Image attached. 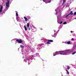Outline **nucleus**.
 Segmentation results:
<instances>
[{
	"instance_id": "19",
	"label": "nucleus",
	"mask_w": 76,
	"mask_h": 76,
	"mask_svg": "<svg viewBox=\"0 0 76 76\" xmlns=\"http://www.w3.org/2000/svg\"><path fill=\"white\" fill-rule=\"evenodd\" d=\"M16 16H18V14L17 13H16Z\"/></svg>"
},
{
	"instance_id": "24",
	"label": "nucleus",
	"mask_w": 76,
	"mask_h": 76,
	"mask_svg": "<svg viewBox=\"0 0 76 76\" xmlns=\"http://www.w3.org/2000/svg\"><path fill=\"white\" fill-rule=\"evenodd\" d=\"M72 40H74V39L73 38H72Z\"/></svg>"
},
{
	"instance_id": "15",
	"label": "nucleus",
	"mask_w": 76,
	"mask_h": 76,
	"mask_svg": "<svg viewBox=\"0 0 76 76\" xmlns=\"http://www.w3.org/2000/svg\"><path fill=\"white\" fill-rule=\"evenodd\" d=\"M65 2H66V0H63V4H64V3H65Z\"/></svg>"
},
{
	"instance_id": "7",
	"label": "nucleus",
	"mask_w": 76,
	"mask_h": 76,
	"mask_svg": "<svg viewBox=\"0 0 76 76\" xmlns=\"http://www.w3.org/2000/svg\"><path fill=\"white\" fill-rule=\"evenodd\" d=\"M48 42H53V40H48Z\"/></svg>"
},
{
	"instance_id": "8",
	"label": "nucleus",
	"mask_w": 76,
	"mask_h": 76,
	"mask_svg": "<svg viewBox=\"0 0 76 76\" xmlns=\"http://www.w3.org/2000/svg\"><path fill=\"white\" fill-rule=\"evenodd\" d=\"M24 18L25 20V21H27V20H28V19H27L26 18V17H24Z\"/></svg>"
},
{
	"instance_id": "1",
	"label": "nucleus",
	"mask_w": 76,
	"mask_h": 76,
	"mask_svg": "<svg viewBox=\"0 0 76 76\" xmlns=\"http://www.w3.org/2000/svg\"><path fill=\"white\" fill-rule=\"evenodd\" d=\"M71 51L70 50H64L60 52V54L61 55H64L66 54H68V53H70Z\"/></svg>"
},
{
	"instance_id": "23",
	"label": "nucleus",
	"mask_w": 76,
	"mask_h": 76,
	"mask_svg": "<svg viewBox=\"0 0 76 76\" xmlns=\"http://www.w3.org/2000/svg\"><path fill=\"white\" fill-rule=\"evenodd\" d=\"M74 15H76V12H74Z\"/></svg>"
},
{
	"instance_id": "29",
	"label": "nucleus",
	"mask_w": 76,
	"mask_h": 76,
	"mask_svg": "<svg viewBox=\"0 0 76 76\" xmlns=\"http://www.w3.org/2000/svg\"><path fill=\"white\" fill-rule=\"evenodd\" d=\"M50 2H51V1H50V2H49V3H50Z\"/></svg>"
},
{
	"instance_id": "28",
	"label": "nucleus",
	"mask_w": 76,
	"mask_h": 76,
	"mask_svg": "<svg viewBox=\"0 0 76 76\" xmlns=\"http://www.w3.org/2000/svg\"><path fill=\"white\" fill-rule=\"evenodd\" d=\"M40 29L41 30H42V28H41Z\"/></svg>"
},
{
	"instance_id": "11",
	"label": "nucleus",
	"mask_w": 76,
	"mask_h": 76,
	"mask_svg": "<svg viewBox=\"0 0 76 76\" xmlns=\"http://www.w3.org/2000/svg\"><path fill=\"white\" fill-rule=\"evenodd\" d=\"M56 34H54L53 36V37H55V38H56Z\"/></svg>"
},
{
	"instance_id": "3",
	"label": "nucleus",
	"mask_w": 76,
	"mask_h": 76,
	"mask_svg": "<svg viewBox=\"0 0 76 76\" xmlns=\"http://www.w3.org/2000/svg\"><path fill=\"white\" fill-rule=\"evenodd\" d=\"M60 52H57L56 51V52H55L53 54V56H56V55H57L58 54H60Z\"/></svg>"
},
{
	"instance_id": "31",
	"label": "nucleus",
	"mask_w": 76,
	"mask_h": 76,
	"mask_svg": "<svg viewBox=\"0 0 76 76\" xmlns=\"http://www.w3.org/2000/svg\"><path fill=\"white\" fill-rule=\"evenodd\" d=\"M75 19H76V18H75Z\"/></svg>"
},
{
	"instance_id": "12",
	"label": "nucleus",
	"mask_w": 76,
	"mask_h": 76,
	"mask_svg": "<svg viewBox=\"0 0 76 76\" xmlns=\"http://www.w3.org/2000/svg\"><path fill=\"white\" fill-rule=\"evenodd\" d=\"M20 47H21V48H24V46H23V45H21L20 46Z\"/></svg>"
},
{
	"instance_id": "30",
	"label": "nucleus",
	"mask_w": 76,
	"mask_h": 76,
	"mask_svg": "<svg viewBox=\"0 0 76 76\" xmlns=\"http://www.w3.org/2000/svg\"><path fill=\"white\" fill-rule=\"evenodd\" d=\"M44 1V2H45V1Z\"/></svg>"
},
{
	"instance_id": "33",
	"label": "nucleus",
	"mask_w": 76,
	"mask_h": 76,
	"mask_svg": "<svg viewBox=\"0 0 76 76\" xmlns=\"http://www.w3.org/2000/svg\"><path fill=\"white\" fill-rule=\"evenodd\" d=\"M16 18H17V17H16Z\"/></svg>"
},
{
	"instance_id": "17",
	"label": "nucleus",
	"mask_w": 76,
	"mask_h": 76,
	"mask_svg": "<svg viewBox=\"0 0 76 76\" xmlns=\"http://www.w3.org/2000/svg\"><path fill=\"white\" fill-rule=\"evenodd\" d=\"M66 22H64L63 23V24L64 25H65V24H66Z\"/></svg>"
},
{
	"instance_id": "20",
	"label": "nucleus",
	"mask_w": 76,
	"mask_h": 76,
	"mask_svg": "<svg viewBox=\"0 0 76 76\" xmlns=\"http://www.w3.org/2000/svg\"><path fill=\"white\" fill-rule=\"evenodd\" d=\"M46 44H50V43L49 42H47L46 43Z\"/></svg>"
},
{
	"instance_id": "27",
	"label": "nucleus",
	"mask_w": 76,
	"mask_h": 76,
	"mask_svg": "<svg viewBox=\"0 0 76 76\" xmlns=\"http://www.w3.org/2000/svg\"><path fill=\"white\" fill-rule=\"evenodd\" d=\"M31 30H33V29H33L32 28H31Z\"/></svg>"
},
{
	"instance_id": "6",
	"label": "nucleus",
	"mask_w": 76,
	"mask_h": 76,
	"mask_svg": "<svg viewBox=\"0 0 76 76\" xmlns=\"http://www.w3.org/2000/svg\"><path fill=\"white\" fill-rule=\"evenodd\" d=\"M3 6H1L0 9V13H1L3 12Z\"/></svg>"
},
{
	"instance_id": "26",
	"label": "nucleus",
	"mask_w": 76,
	"mask_h": 76,
	"mask_svg": "<svg viewBox=\"0 0 76 76\" xmlns=\"http://www.w3.org/2000/svg\"><path fill=\"white\" fill-rule=\"evenodd\" d=\"M71 33H72V32H73V31H71Z\"/></svg>"
},
{
	"instance_id": "10",
	"label": "nucleus",
	"mask_w": 76,
	"mask_h": 76,
	"mask_svg": "<svg viewBox=\"0 0 76 76\" xmlns=\"http://www.w3.org/2000/svg\"><path fill=\"white\" fill-rule=\"evenodd\" d=\"M24 27L25 29V31H27V28H26V26H24Z\"/></svg>"
},
{
	"instance_id": "4",
	"label": "nucleus",
	"mask_w": 76,
	"mask_h": 76,
	"mask_svg": "<svg viewBox=\"0 0 76 76\" xmlns=\"http://www.w3.org/2000/svg\"><path fill=\"white\" fill-rule=\"evenodd\" d=\"M7 2L6 3V6L8 7L9 6V2H10V1L9 0H7Z\"/></svg>"
},
{
	"instance_id": "21",
	"label": "nucleus",
	"mask_w": 76,
	"mask_h": 76,
	"mask_svg": "<svg viewBox=\"0 0 76 76\" xmlns=\"http://www.w3.org/2000/svg\"><path fill=\"white\" fill-rule=\"evenodd\" d=\"M63 23V21H61V22H60V23H59V24H61V23Z\"/></svg>"
},
{
	"instance_id": "16",
	"label": "nucleus",
	"mask_w": 76,
	"mask_h": 76,
	"mask_svg": "<svg viewBox=\"0 0 76 76\" xmlns=\"http://www.w3.org/2000/svg\"><path fill=\"white\" fill-rule=\"evenodd\" d=\"M75 53H76V52H74L72 53V55H73V54H75Z\"/></svg>"
},
{
	"instance_id": "25",
	"label": "nucleus",
	"mask_w": 76,
	"mask_h": 76,
	"mask_svg": "<svg viewBox=\"0 0 76 76\" xmlns=\"http://www.w3.org/2000/svg\"><path fill=\"white\" fill-rule=\"evenodd\" d=\"M66 71L67 72H68V71L67 70H66Z\"/></svg>"
},
{
	"instance_id": "32",
	"label": "nucleus",
	"mask_w": 76,
	"mask_h": 76,
	"mask_svg": "<svg viewBox=\"0 0 76 76\" xmlns=\"http://www.w3.org/2000/svg\"><path fill=\"white\" fill-rule=\"evenodd\" d=\"M19 48H18V50H19Z\"/></svg>"
},
{
	"instance_id": "13",
	"label": "nucleus",
	"mask_w": 76,
	"mask_h": 76,
	"mask_svg": "<svg viewBox=\"0 0 76 76\" xmlns=\"http://www.w3.org/2000/svg\"><path fill=\"white\" fill-rule=\"evenodd\" d=\"M67 44H70V41H69L68 42H67Z\"/></svg>"
},
{
	"instance_id": "5",
	"label": "nucleus",
	"mask_w": 76,
	"mask_h": 76,
	"mask_svg": "<svg viewBox=\"0 0 76 76\" xmlns=\"http://www.w3.org/2000/svg\"><path fill=\"white\" fill-rule=\"evenodd\" d=\"M74 15L72 11H71L70 13L69 14L66 16V18H67V17L69 15Z\"/></svg>"
},
{
	"instance_id": "14",
	"label": "nucleus",
	"mask_w": 76,
	"mask_h": 76,
	"mask_svg": "<svg viewBox=\"0 0 76 76\" xmlns=\"http://www.w3.org/2000/svg\"><path fill=\"white\" fill-rule=\"evenodd\" d=\"M70 66H67V69L68 70H69V69H70Z\"/></svg>"
},
{
	"instance_id": "22",
	"label": "nucleus",
	"mask_w": 76,
	"mask_h": 76,
	"mask_svg": "<svg viewBox=\"0 0 76 76\" xmlns=\"http://www.w3.org/2000/svg\"><path fill=\"white\" fill-rule=\"evenodd\" d=\"M66 74H67V75H69V72L68 71Z\"/></svg>"
},
{
	"instance_id": "9",
	"label": "nucleus",
	"mask_w": 76,
	"mask_h": 76,
	"mask_svg": "<svg viewBox=\"0 0 76 76\" xmlns=\"http://www.w3.org/2000/svg\"><path fill=\"white\" fill-rule=\"evenodd\" d=\"M27 28H29V23H28L27 24Z\"/></svg>"
},
{
	"instance_id": "2",
	"label": "nucleus",
	"mask_w": 76,
	"mask_h": 76,
	"mask_svg": "<svg viewBox=\"0 0 76 76\" xmlns=\"http://www.w3.org/2000/svg\"><path fill=\"white\" fill-rule=\"evenodd\" d=\"M16 41L18 42L19 44H21L22 42V40L21 39H17Z\"/></svg>"
},
{
	"instance_id": "18",
	"label": "nucleus",
	"mask_w": 76,
	"mask_h": 76,
	"mask_svg": "<svg viewBox=\"0 0 76 76\" xmlns=\"http://www.w3.org/2000/svg\"><path fill=\"white\" fill-rule=\"evenodd\" d=\"M28 28L29 31H30V30H31V28L29 27Z\"/></svg>"
}]
</instances>
